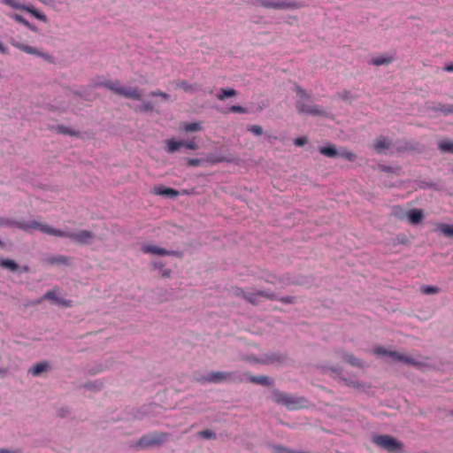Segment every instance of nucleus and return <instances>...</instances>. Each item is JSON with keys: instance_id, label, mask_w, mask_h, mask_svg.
<instances>
[{"instance_id": "f257e3e1", "label": "nucleus", "mask_w": 453, "mask_h": 453, "mask_svg": "<svg viewBox=\"0 0 453 453\" xmlns=\"http://www.w3.org/2000/svg\"><path fill=\"white\" fill-rule=\"evenodd\" d=\"M14 226L23 231L28 232L30 230L38 229L41 232L54 235L58 237H66L79 244H89L94 239L95 235L93 232L88 230H80L78 232H66L59 229H56L47 224H42L37 220L29 221H15Z\"/></svg>"}, {"instance_id": "f03ea898", "label": "nucleus", "mask_w": 453, "mask_h": 453, "mask_svg": "<svg viewBox=\"0 0 453 453\" xmlns=\"http://www.w3.org/2000/svg\"><path fill=\"white\" fill-rule=\"evenodd\" d=\"M295 91L299 99L296 104V107L300 113H305L312 116H325L326 111L316 104H308L304 101L309 100L310 96L300 86L295 85Z\"/></svg>"}, {"instance_id": "7ed1b4c3", "label": "nucleus", "mask_w": 453, "mask_h": 453, "mask_svg": "<svg viewBox=\"0 0 453 453\" xmlns=\"http://www.w3.org/2000/svg\"><path fill=\"white\" fill-rule=\"evenodd\" d=\"M101 84L102 86L109 88L114 94L124 96L126 98L140 100L142 97V92L137 87L122 86L118 81H106Z\"/></svg>"}, {"instance_id": "20e7f679", "label": "nucleus", "mask_w": 453, "mask_h": 453, "mask_svg": "<svg viewBox=\"0 0 453 453\" xmlns=\"http://www.w3.org/2000/svg\"><path fill=\"white\" fill-rule=\"evenodd\" d=\"M271 398L273 402L286 406L288 410L301 409L306 403V400L303 397H296L280 390H273Z\"/></svg>"}, {"instance_id": "39448f33", "label": "nucleus", "mask_w": 453, "mask_h": 453, "mask_svg": "<svg viewBox=\"0 0 453 453\" xmlns=\"http://www.w3.org/2000/svg\"><path fill=\"white\" fill-rule=\"evenodd\" d=\"M372 441L376 446L389 453L403 452V443L388 434L374 435Z\"/></svg>"}, {"instance_id": "423d86ee", "label": "nucleus", "mask_w": 453, "mask_h": 453, "mask_svg": "<svg viewBox=\"0 0 453 453\" xmlns=\"http://www.w3.org/2000/svg\"><path fill=\"white\" fill-rule=\"evenodd\" d=\"M256 4L266 9L274 10H294L300 7V4L290 0H255Z\"/></svg>"}, {"instance_id": "0eeeda50", "label": "nucleus", "mask_w": 453, "mask_h": 453, "mask_svg": "<svg viewBox=\"0 0 453 453\" xmlns=\"http://www.w3.org/2000/svg\"><path fill=\"white\" fill-rule=\"evenodd\" d=\"M393 213L396 218L400 219L406 218L411 225L419 223L424 217L423 211L420 209H411L404 211L399 206L394 207Z\"/></svg>"}, {"instance_id": "6e6552de", "label": "nucleus", "mask_w": 453, "mask_h": 453, "mask_svg": "<svg viewBox=\"0 0 453 453\" xmlns=\"http://www.w3.org/2000/svg\"><path fill=\"white\" fill-rule=\"evenodd\" d=\"M203 382H211V383H221L224 381L233 380V381H242V380H237L234 372H211L206 377L200 380Z\"/></svg>"}, {"instance_id": "1a4fd4ad", "label": "nucleus", "mask_w": 453, "mask_h": 453, "mask_svg": "<svg viewBox=\"0 0 453 453\" xmlns=\"http://www.w3.org/2000/svg\"><path fill=\"white\" fill-rule=\"evenodd\" d=\"M3 3L8 6H11L13 9L27 11V12L31 13L35 18L41 21L47 22L48 20L45 14L38 12L32 6L23 5L17 0H3Z\"/></svg>"}, {"instance_id": "9d476101", "label": "nucleus", "mask_w": 453, "mask_h": 453, "mask_svg": "<svg viewBox=\"0 0 453 453\" xmlns=\"http://www.w3.org/2000/svg\"><path fill=\"white\" fill-rule=\"evenodd\" d=\"M168 437L166 433H154L151 434L144 435L140 439L139 444L143 447L161 444Z\"/></svg>"}, {"instance_id": "9b49d317", "label": "nucleus", "mask_w": 453, "mask_h": 453, "mask_svg": "<svg viewBox=\"0 0 453 453\" xmlns=\"http://www.w3.org/2000/svg\"><path fill=\"white\" fill-rule=\"evenodd\" d=\"M262 299L275 300L276 296L273 292L263 290L257 291L255 293H248V295L245 296V300L253 305L259 304Z\"/></svg>"}, {"instance_id": "f8f14e48", "label": "nucleus", "mask_w": 453, "mask_h": 453, "mask_svg": "<svg viewBox=\"0 0 453 453\" xmlns=\"http://www.w3.org/2000/svg\"><path fill=\"white\" fill-rule=\"evenodd\" d=\"M142 251L146 254H153L157 256H168V255H177L178 252L170 251L165 249L160 248L154 244H143L142 246Z\"/></svg>"}, {"instance_id": "ddd939ff", "label": "nucleus", "mask_w": 453, "mask_h": 453, "mask_svg": "<svg viewBox=\"0 0 453 453\" xmlns=\"http://www.w3.org/2000/svg\"><path fill=\"white\" fill-rule=\"evenodd\" d=\"M388 357H392L395 360L403 362L408 365H412L413 366H416V367H420L424 365L422 362L416 360L412 357L397 352V351L388 352Z\"/></svg>"}, {"instance_id": "4468645a", "label": "nucleus", "mask_w": 453, "mask_h": 453, "mask_svg": "<svg viewBox=\"0 0 453 453\" xmlns=\"http://www.w3.org/2000/svg\"><path fill=\"white\" fill-rule=\"evenodd\" d=\"M44 299L52 301L53 303L62 305V306H65V307H70V306H72V303H73V301H71V300H65L61 297H58V293L55 290H50V291L46 292L45 295L43 296V297L42 298V300H44Z\"/></svg>"}, {"instance_id": "2eb2a0df", "label": "nucleus", "mask_w": 453, "mask_h": 453, "mask_svg": "<svg viewBox=\"0 0 453 453\" xmlns=\"http://www.w3.org/2000/svg\"><path fill=\"white\" fill-rule=\"evenodd\" d=\"M11 43L15 48L31 55L40 56V57H45L43 53H42L38 49L29 46L27 44L16 42L14 40L11 41Z\"/></svg>"}, {"instance_id": "dca6fc26", "label": "nucleus", "mask_w": 453, "mask_h": 453, "mask_svg": "<svg viewBox=\"0 0 453 453\" xmlns=\"http://www.w3.org/2000/svg\"><path fill=\"white\" fill-rule=\"evenodd\" d=\"M391 146V141L385 137L380 136L373 142V149L380 154L384 153Z\"/></svg>"}, {"instance_id": "f3484780", "label": "nucleus", "mask_w": 453, "mask_h": 453, "mask_svg": "<svg viewBox=\"0 0 453 453\" xmlns=\"http://www.w3.org/2000/svg\"><path fill=\"white\" fill-rule=\"evenodd\" d=\"M153 194L157 196L177 197L178 196H180V191L175 190L172 188L160 185L154 188Z\"/></svg>"}, {"instance_id": "a211bd4d", "label": "nucleus", "mask_w": 453, "mask_h": 453, "mask_svg": "<svg viewBox=\"0 0 453 453\" xmlns=\"http://www.w3.org/2000/svg\"><path fill=\"white\" fill-rule=\"evenodd\" d=\"M175 88L182 89L186 93L193 94L200 88V86L196 83L190 84L184 80H178L175 81Z\"/></svg>"}, {"instance_id": "6ab92c4d", "label": "nucleus", "mask_w": 453, "mask_h": 453, "mask_svg": "<svg viewBox=\"0 0 453 453\" xmlns=\"http://www.w3.org/2000/svg\"><path fill=\"white\" fill-rule=\"evenodd\" d=\"M248 377H249V381L255 383V384H258V385L269 386L273 383V380L272 379H270L267 376H264V375H261V376L249 375Z\"/></svg>"}, {"instance_id": "aec40b11", "label": "nucleus", "mask_w": 453, "mask_h": 453, "mask_svg": "<svg viewBox=\"0 0 453 453\" xmlns=\"http://www.w3.org/2000/svg\"><path fill=\"white\" fill-rule=\"evenodd\" d=\"M319 150L322 155L327 157H338L339 154L335 147L333 145L320 147Z\"/></svg>"}, {"instance_id": "412c9836", "label": "nucleus", "mask_w": 453, "mask_h": 453, "mask_svg": "<svg viewBox=\"0 0 453 453\" xmlns=\"http://www.w3.org/2000/svg\"><path fill=\"white\" fill-rule=\"evenodd\" d=\"M183 144H184V142H182V141H176L174 139L168 140L166 142L167 151L169 153H174L179 149H180L183 146Z\"/></svg>"}, {"instance_id": "4be33fe9", "label": "nucleus", "mask_w": 453, "mask_h": 453, "mask_svg": "<svg viewBox=\"0 0 453 453\" xmlns=\"http://www.w3.org/2000/svg\"><path fill=\"white\" fill-rule=\"evenodd\" d=\"M237 92L234 88H220L219 93L217 95V98L220 101L225 100L226 97L236 96Z\"/></svg>"}, {"instance_id": "5701e85b", "label": "nucleus", "mask_w": 453, "mask_h": 453, "mask_svg": "<svg viewBox=\"0 0 453 453\" xmlns=\"http://www.w3.org/2000/svg\"><path fill=\"white\" fill-rule=\"evenodd\" d=\"M393 61V57L391 56H380L372 59V64L374 65H388Z\"/></svg>"}, {"instance_id": "b1692460", "label": "nucleus", "mask_w": 453, "mask_h": 453, "mask_svg": "<svg viewBox=\"0 0 453 453\" xmlns=\"http://www.w3.org/2000/svg\"><path fill=\"white\" fill-rule=\"evenodd\" d=\"M439 149L444 152L453 153V142L449 140L441 141L438 144Z\"/></svg>"}, {"instance_id": "393cba45", "label": "nucleus", "mask_w": 453, "mask_h": 453, "mask_svg": "<svg viewBox=\"0 0 453 453\" xmlns=\"http://www.w3.org/2000/svg\"><path fill=\"white\" fill-rule=\"evenodd\" d=\"M0 265L12 272L18 269V264L12 259H1Z\"/></svg>"}, {"instance_id": "a878e982", "label": "nucleus", "mask_w": 453, "mask_h": 453, "mask_svg": "<svg viewBox=\"0 0 453 453\" xmlns=\"http://www.w3.org/2000/svg\"><path fill=\"white\" fill-rule=\"evenodd\" d=\"M47 366L48 365L46 363H38L30 369V372L34 376H38L46 370Z\"/></svg>"}, {"instance_id": "bb28decb", "label": "nucleus", "mask_w": 453, "mask_h": 453, "mask_svg": "<svg viewBox=\"0 0 453 453\" xmlns=\"http://www.w3.org/2000/svg\"><path fill=\"white\" fill-rule=\"evenodd\" d=\"M436 111H441L445 115L453 114V104L444 105L441 104H438L434 108Z\"/></svg>"}, {"instance_id": "cd10ccee", "label": "nucleus", "mask_w": 453, "mask_h": 453, "mask_svg": "<svg viewBox=\"0 0 453 453\" xmlns=\"http://www.w3.org/2000/svg\"><path fill=\"white\" fill-rule=\"evenodd\" d=\"M186 132H196L202 130V125L199 122L187 123L184 126Z\"/></svg>"}, {"instance_id": "c85d7f7f", "label": "nucleus", "mask_w": 453, "mask_h": 453, "mask_svg": "<svg viewBox=\"0 0 453 453\" xmlns=\"http://www.w3.org/2000/svg\"><path fill=\"white\" fill-rule=\"evenodd\" d=\"M338 157H342L350 162L354 161L357 157L355 153L345 150L339 151Z\"/></svg>"}, {"instance_id": "c756f323", "label": "nucleus", "mask_w": 453, "mask_h": 453, "mask_svg": "<svg viewBox=\"0 0 453 453\" xmlns=\"http://www.w3.org/2000/svg\"><path fill=\"white\" fill-rule=\"evenodd\" d=\"M439 228L444 235L453 236V225L441 224Z\"/></svg>"}, {"instance_id": "7c9ffc66", "label": "nucleus", "mask_w": 453, "mask_h": 453, "mask_svg": "<svg viewBox=\"0 0 453 453\" xmlns=\"http://www.w3.org/2000/svg\"><path fill=\"white\" fill-rule=\"evenodd\" d=\"M69 257L65 256H58L50 259V264H68Z\"/></svg>"}, {"instance_id": "2f4dec72", "label": "nucleus", "mask_w": 453, "mask_h": 453, "mask_svg": "<svg viewBox=\"0 0 453 453\" xmlns=\"http://www.w3.org/2000/svg\"><path fill=\"white\" fill-rule=\"evenodd\" d=\"M421 291H422L423 294L432 295V294L438 293L439 292V288H436V287H434V286L425 285V286L421 287Z\"/></svg>"}, {"instance_id": "473e14b6", "label": "nucleus", "mask_w": 453, "mask_h": 453, "mask_svg": "<svg viewBox=\"0 0 453 453\" xmlns=\"http://www.w3.org/2000/svg\"><path fill=\"white\" fill-rule=\"evenodd\" d=\"M345 360L349 363L350 365H355V366H361L362 365V361L359 360L358 358L355 357L353 355H346L344 357Z\"/></svg>"}, {"instance_id": "72a5a7b5", "label": "nucleus", "mask_w": 453, "mask_h": 453, "mask_svg": "<svg viewBox=\"0 0 453 453\" xmlns=\"http://www.w3.org/2000/svg\"><path fill=\"white\" fill-rule=\"evenodd\" d=\"M198 435L204 438V439H216L217 435L213 431L211 430H203L198 433Z\"/></svg>"}, {"instance_id": "f704fd0d", "label": "nucleus", "mask_w": 453, "mask_h": 453, "mask_svg": "<svg viewBox=\"0 0 453 453\" xmlns=\"http://www.w3.org/2000/svg\"><path fill=\"white\" fill-rule=\"evenodd\" d=\"M224 112L225 113H227V112L246 113L247 110L241 105H233L230 108H228L226 111H225Z\"/></svg>"}, {"instance_id": "c9c22d12", "label": "nucleus", "mask_w": 453, "mask_h": 453, "mask_svg": "<svg viewBox=\"0 0 453 453\" xmlns=\"http://www.w3.org/2000/svg\"><path fill=\"white\" fill-rule=\"evenodd\" d=\"M12 18L19 23L24 24L26 27H27L30 29H34L33 26L26 20L21 15L19 14H13Z\"/></svg>"}, {"instance_id": "e433bc0d", "label": "nucleus", "mask_w": 453, "mask_h": 453, "mask_svg": "<svg viewBox=\"0 0 453 453\" xmlns=\"http://www.w3.org/2000/svg\"><path fill=\"white\" fill-rule=\"evenodd\" d=\"M248 130L256 135H261L263 134V128L261 126L253 125L248 128Z\"/></svg>"}, {"instance_id": "4c0bfd02", "label": "nucleus", "mask_w": 453, "mask_h": 453, "mask_svg": "<svg viewBox=\"0 0 453 453\" xmlns=\"http://www.w3.org/2000/svg\"><path fill=\"white\" fill-rule=\"evenodd\" d=\"M150 96H160V97H162L165 100H167L170 97V96L167 93L163 92V91H161L159 89L152 91L150 93Z\"/></svg>"}, {"instance_id": "58836bf2", "label": "nucleus", "mask_w": 453, "mask_h": 453, "mask_svg": "<svg viewBox=\"0 0 453 453\" xmlns=\"http://www.w3.org/2000/svg\"><path fill=\"white\" fill-rule=\"evenodd\" d=\"M339 98L343 101H351L354 96L349 91H343L338 94Z\"/></svg>"}, {"instance_id": "ea45409f", "label": "nucleus", "mask_w": 453, "mask_h": 453, "mask_svg": "<svg viewBox=\"0 0 453 453\" xmlns=\"http://www.w3.org/2000/svg\"><path fill=\"white\" fill-rule=\"evenodd\" d=\"M388 352H391V351L387 350L383 347H377L373 349V353L378 356H388Z\"/></svg>"}, {"instance_id": "a19ab883", "label": "nucleus", "mask_w": 453, "mask_h": 453, "mask_svg": "<svg viewBox=\"0 0 453 453\" xmlns=\"http://www.w3.org/2000/svg\"><path fill=\"white\" fill-rule=\"evenodd\" d=\"M182 147H186L187 149L192 150L198 149V145L194 140L188 141V142H184V144Z\"/></svg>"}, {"instance_id": "79ce46f5", "label": "nucleus", "mask_w": 453, "mask_h": 453, "mask_svg": "<svg viewBox=\"0 0 453 453\" xmlns=\"http://www.w3.org/2000/svg\"><path fill=\"white\" fill-rule=\"evenodd\" d=\"M234 295L238 296V297H242L245 300V296L248 295L247 292H245L242 288H236L234 289Z\"/></svg>"}, {"instance_id": "37998d69", "label": "nucleus", "mask_w": 453, "mask_h": 453, "mask_svg": "<svg viewBox=\"0 0 453 453\" xmlns=\"http://www.w3.org/2000/svg\"><path fill=\"white\" fill-rule=\"evenodd\" d=\"M141 111H153V104L150 102L145 103L140 109Z\"/></svg>"}, {"instance_id": "c03bdc74", "label": "nucleus", "mask_w": 453, "mask_h": 453, "mask_svg": "<svg viewBox=\"0 0 453 453\" xmlns=\"http://www.w3.org/2000/svg\"><path fill=\"white\" fill-rule=\"evenodd\" d=\"M296 298L294 296H284L279 299L283 303H294Z\"/></svg>"}, {"instance_id": "a18cd8bd", "label": "nucleus", "mask_w": 453, "mask_h": 453, "mask_svg": "<svg viewBox=\"0 0 453 453\" xmlns=\"http://www.w3.org/2000/svg\"><path fill=\"white\" fill-rule=\"evenodd\" d=\"M201 164V160L198 158H189L188 159V165L189 166H197Z\"/></svg>"}, {"instance_id": "49530a36", "label": "nucleus", "mask_w": 453, "mask_h": 453, "mask_svg": "<svg viewBox=\"0 0 453 453\" xmlns=\"http://www.w3.org/2000/svg\"><path fill=\"white\" fill-rule=\"evenodd\" d=\"M295 145L301 147L306 143V139L304 137H298L294 141Z\"/></svg>"}, {"instance_id": "de8ad7c7", "label": "nucleus", "mask_w": 453, "mask_h": 453, "mask_svg": "<svg viewBox=\"0 0 453 453\" xmlns=\"http://www.w3.org/2000/svg\"><path fill=\"white\" fill-rule=\"evenodd\" d=\"M159 273L162 277L168 278L170 277L172 271L170 269L161 268V270H159Z\"/></svg>"}, {"instance_id": "09e8293b", "label": "nucleus", "mask_w": 453, "mask_h": 453, "mask_svg": "<svg viewBox=\"0 0 453 453\" xmlns=\"http://www.w3.org/2000/svg\"><path fill=\"white\" fill-rule=\"evenodd\" d=\"M196 188L183 189V190L180 191V195H196Z\"/></svg>"}, {"instance_id": "8fccbe9b", "label": "nucleus", "mask_w": 453, "mask_h": 453, "mask_svg": "<svg viewBox=\"0 0 453 453\" xmlns=\"http://www.w3.org/2000/svg\"><path fill=\"white\" fill-rule=\"evenodd\" d=\"M58 128H59V131L61 133H63V134H71V135L74 134V133L70 131V129L68 127L61 126Z\"/></svg>"}, {"instance_id": "3c124183", "label": "nucleus", "mask_w": 453, "mask_h": 453, "mask_svg": "<svg viewBox=\"0 0 453 453\" xmlns=\"http://www.w3.org/2000/svg\"><path fill=\"white\" fill-rule=\"evenodd\" d=\"M341 380L343 381L348 386L356 387V382H354V381H348L344 378H341Z\"/></svg>"}, {"instance_id": "603ef678", "label": "nucleus", "mask_w": 453, "mask_h": 453, "mask_svg": "<svg viewBox=\"0 0 453 453\" xmlns=\"http://www.w3.org/2000/svg\"><path fill=\"white\" fill-rule=\"evenodd\" d=\"M443 69L446 71V72H449V73H451L453 72V64H449V65H446Z\"/></svg>"}, {"instance_id": "864d4df0", "label": "nucleus", "mask_w": 453, "mask_h": 453, "mask_svg": "<svg viewBox=\"0 0 453 453\" xmlns=\"http://www.w3.org/2000/svg\"><path fill=\"white\" fill-rule=\"evenodd\" d=\"M0 52L3 54L8 53L7 48L1 42H0Z\"/></svg>"}, {"instance_id": "5fc2aeb1", "label": "nucleus", "mask_w": 453, "mask_h": 453, "mask_svg": "<svg viewBox=\"0 0 453 453\" xmlns=\"http://www.w3.org/2000/svg\"><path fill=\"white\" fill-rule=\"evenodd\" d=\"M213 163H218V162H228V160L225 157H218L214 160H212Z\"/></svg>"}, {"instance_id": "6e6d98bb", "label": "nucleus", "mask_w": 453, "mask_h": 453, "mask_svg": "<svg viewBox=\"0 0 453 453\" xmlns=\"http://www.w3.org/2000/svg\"><path fill=\"white\" fill-rule=\"evenodd\" d=\"M163 264L161 262H154L153 263V266L154 268H157V269H159L161 270V268H163Z\"/></svg>"}, {"instance_id": "4d7b16f0", "label": "nucleus", "mask_w": 453, "mask_h": 453, "mask_svg": "<svg viewBox=\"0 0 453 453\" xmlns=\"http://www.w3.org/2000/svg\"><path fill=\"white\" fill-rule=\"evenodd\" d=\"M276 360H277V358H275L273 357H269L266 359V363H274Z\"/></svg>"}, {"instance_id": "13d9d810", "label": "nucleus", "mask_w": 453, "mask_h": 453, "mask_svg": "<svg viewBox=\"0 0 453 453\" xmlns=\"http://www.w3.org/2000/svg\"><path fill=\"white\" fill-rule=\"evenodd\" d=\"M382 170L386 171V172H390L391 171V167H389V166H383Z\"/></svg>"}, {"instance_id": "bf43d9fd", "label": "nucleus", "mask_w": 453, "mask_h": 453, "mask_svg": "<svg viewBox=\"0 0 453 453\" xmlns=\"http://www.w3.org/2000/svg\"><path fill=\"white\" fill-rule=\"evenodd\" d=\"M0 453H16V452H12L8 449H0Z\"/></svg>"}, {"instance_id": "052dcab7", "label": "nucleus", "mask_w": 453, "mask_h": 453, "mask_svg": "<svg viewBox=\"0 0 453 453\" xmlns=\"http://www.w3.org/2000/svg\"><path fill=\"white\" fill-rule=\"evenodd\" d=\"M28 270H29L28 266L26 265V266L23 267V271L24 272H28Z\"/></svg>"}, {"instance_id": "680f3d73", "label": "nucleus", "mask_w": 453, "mask_h": 453, "mask_svg": "<svg viewBox=\"0 0 453 453\" xmlns=\"http://www.w3.org/2000/svg\"><path fill=\"white\" fill-rule=\"evenodd\" d=\"M2 244V242L0 241V245Z\"/></svg>"}]
</instances>
